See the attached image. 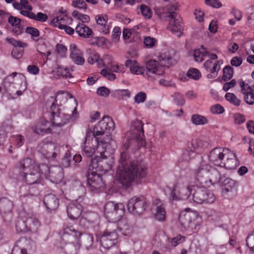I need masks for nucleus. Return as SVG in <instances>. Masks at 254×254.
<instances>
[{
  "label": "nucleus",
  "instance_id": "28",
  "mask_svg": "<svg viewBox=\"0 0 254 254\" xmlns=\"http://www.w3.org/2000/svg\"><path fill=\"white\" fill-rule=\"evenodd\" d=\"M15 244L26 254L27 250H31L35 246V242L30 238L27 237L20 238Z\"/></svg>",
  "mask_w": 254,
  "mask_h": 254
},
{
  "label": "nucleus",
  "instance_id": "15",
  "mask_svg": "<svg viewBox=\"0 0 254 254\" xmlns=\"http://www.w3.org/2000/svg\"><path fill=\"white\" fill-rule=\"evenodd\" d=\"M228 150L227 148H215L209 152V161L214 165L222 167V162Z\"/></svg>",
  "mask_w": 254,
  "mask_h": 254
},
{
  "label": "nucleus",
  "instance_id": "25",
  "mask_svg": "<svg viewBox=\"0 0 254 254\" xmlns=\"http://www.w3.org/2000/svg\"><path fill=\"white\" fill-rule=\"evenodd\" d=\"M26 225L27 232L36 233L38 231L40 224L34 215L26 213Z\"/></svg>",
  "mask_w": 254,
  "mask_h": 254
},
{
  "label": "nucleus",
  "instance_id": "38",
  "mask_svg": "<svg viewBox=\"0 0 254 254\" xmlns=\"http://www.w3.org/2000/svg\"><path fill=\"white\" fill-rule=\"evenodd\" d=\"M107 19L108 18L106 15L103 16V15H97L96 17L97 23L102 26L101 30L105 34H108L110 31L109 27L108 25H107Z\"/></svg>",
  "mask_w": 254,
  "mask_h": 254
},
{
  "label": "nucleus",
  "instance_id": "60",
  "mask_svg": "<svg viewBox=\"0 0 254 254\" xmlns=\"http://www.w3.org/2000/svg\"><path fill=\"white\" fill-rule=\"evenodd\" d=\"M21 21L20 18L13 16H10L8 18V22L12 26H21Z\"/></svg>",
  "mask_w": 254,
  "mask_h": 254
},
{
  "label": "nucleus",
  "instance_id": "36",
  "mask_svg": "<svg viewBox=\"0 0 254 254\" xmlns=\"http://www.w3.org/2000/svg\"><path fill=\"white\" fill-rule=\"evenodd\" d=\"M48 124V121L43 120L41 122L40 126L33 127L32 130L34 133L39 135L50 133L52 131L51 128L50 127H46V126Z\"/></svg>",
  "mask_w": 254,
  "mask_h": 254
},
{
  "label": "nucleus",
  "instance_id": "17",
  "mask_svg": "<svg viewBox=\"0 0 254 254\" xmlns=\"http://www.w3.org/2000/svg\"><path fill=\"white\" fill-rule=\"evenodd\" d=\"M195 215L191 212H182L180 214L179 221L181 225L187 230L196 228Z\"/></svg>",
  "mask_w": 254,
  "mask_h": 254
},
{
  "label": "nucleus",
  "instance_id": "24",
  "mask_svg": "<svg viewBox=\"0 0 254 254\" xmlns=\"http://www.w3.org/2000/svg\"><path fill=\"white\" fill-rule=\"evenodd\" d=\"M238 164V160L235 154L228 149L225 158L222 162V167L224 166L227 169L231 170L235 169Z\"/></svg>",
  "mask_w": 254,
  "mask_h": 254
},
{
  "label": "nucleus",
  "instance_id": "30",
  "mask_svg": "<svg viewBox=\"0 0 254 254\" xmlns=\"http://www.w3.org/2000/svg\"><path fill=\"white\" fill-rule=\"evenodd\" d=\"M147 70L152 73L158 75H162L164 73V70L160 67L158 63L154 60H150L146 64Z\"/></svg>",
  "mask_w": 254,
  "mask_h": 254
},
{
  "label": "nucleus",
  "instance_id": "9",
  "mask_svg": "<svg viewBox=\"0 0 254 254\" xmlns=\"http://www.w3.org/2000/svg\"><path fill=\"white\" fill-rule=\"evenodd\" d=\"M114 127L115 124L112 119L109 116H104L94 127L92 135L107 138L106 135L104 136V134L106 132L109 133L114 129Z\"/></svg>",
  "mask_w": 254,
  "mask_h": 254
},
{
  "label": "nucleus",
  "instance_id": "29",
  "mask_svg": "<svg viewBox=\"0 0 254 254\" xmlns=\"http://www.w3.org/2000/svg\"><path fill=\"white\" fill-rule=\"evenodd\" d=\"M49 172L51 180L56 183L60 182L64 177L63 170L60 167L49 168Z\"/></svg>",
  "mask_w": 254,
  "mask_h": 254
},
{
  "label": "nucleus",
  "instance_id": "4",
  "mask_svg": "<svg viewBox=\"0 0 254 254\" xmlns=\"http://www.w3.org/2000/svg\"><path fill=\"white\" fill-rule=\"evenodd\" d=\"M92 134V130L89 129L86 133V138L84 142L83 150L88 157L93 156L97 149L99 143H106L111 140L110 134H106L107 138H105L104 137L101 138L96 135H93Z\"/></svg>",
  "mask_w": 254,
  "mask_h": 254
},
{
  "label": "nucleus",
  "instance_id": "11",
  "mask_svg": "<svg viewBox=\"0 0 254 254\" xmlns=\"http://www.w3.org/2000/svg\"><path fill=\"white\" fill-rule=\"evenodd\" d=\"M128 211L133 215H140L146 208V199L143 196H134L130 199L128 202Z\"/></svg>",
  "mask_w": 254,
  "mask_h": 254
},
{
  "label": "nucleus",
  "instance_id": "59",
  "mask_svg": "<svg viewBox=\"0 0 254 254\" xmlns=\"http://www.w3.org/2000/svg\"><path fill=\"white\" fill-rule=\"evenodd\" d=\"M25 32L34 37H38L40 35V32L36 28L33 27H27Z\"/></svg>",
  "mask_w": 254,
  "mask_h": 254
},
{
  "label": "nucleus",
  "instance_id": "13",
  "mask_svg": "<svg viewBox=\"0 0 254 254\" xmlns=\"http://www.w3.org/2000/svg\"><path fill=\"white\" fill-rule=\"evenodd\" d=\"M87 184L91 191L97 192L99 189L104 187V184L101 176L94 170H92V172L88 174Z\"/></svg>",
  "mask_w": 254,
  "mask_h": 254
},
{
  "label": "nucleus",
  "instance_id": "14",
  "mask_svg": "<svg viewBox=\"0 0 254 254\" xmlns=\"http://www.w3.org/2000/svg\"><path fill=\"white\" fill-rule=\"evenodd\" d=\"M77 115L76 108H74L72 111V115L65 114H60L55 116H51V122L53 126L61 127L67 124L70 120H74Z\"/></svg>",
  "mask_w": 254,
  "mask_h": 254
},
{
  "label": "nucleus",
  "instance_id": "31",
  "mask_svg": "<svg viewBox=\"0 0 254 254\" xmlns=\"http://www.w3.org/2000/svg\"><path fill=\"white\" fill-rule=\"evenodd\" d=\"M188 192H189V190L188 188H183L179 190L177 186H175L171 191L172 199L178 200L188 198L187 193Z\"/></svg>",
  "mask_w": 254,
  "mask_h": 254
},
{
  "label": "nucleus",
  "instance_id": "37",
  "mask_svg": "<svg viewBox=\"0 0 254 254\" xmlns=\"http://www.w3.org/2000/svg\"><path fill=\"white\" fill-rule=\"evenodd\" d=\"M73 194L77 200L82 197L85 194V189L80 182H76L74 185Z\"/></svg>",
  "mask_w": 254,
  "mask_h": 254
},
{
  "label": "nucleus",
  "instance_id": "8",
  "mask_svg": "<svg viewBox=\"0 0 254 254\" xmlns=\"http://www.w3.org/2000/svg\"><path fill=\"white\" fill-rule=\"evenodd\" d=\"M106 217L113 221L119 220L125 214V206L122 203L107 202L104 207Z\"/></svg>",
  "mask_w": 254,
  "mask_h": 254
},
{
  "label": "nucleus",
  "instance_id": "33",
  "mask_svg": "<svg viewBox=\"0 0 254 254\" xmlns=\"http://www.w3.org/2000/svg\"><path fill=\"white\" fill-rule=\"evenodd\" d=\"M75 31L80 36L84 38H89L93 34L92 29L83 23L78 24Z\"/></svg>",
  "mask_w": 254,
  "mask_h": 254
},
{
  "label": "nucleus",
  "instance_id": "47",
  "mask_svg": "<svg viewBox=\"0 0 254 254\" xmlns=\"http://www.w3.org/2000/svg\"><path fill=\"white\" fill-rule=\"evenodd\" d=\"M187 76L192 79L198 80L201 76V73L199 71L194 68L189 69L187 73Z\"/></svg>",
  "mask_w": 254,
  "mask_h": 254
},
{
  "label": "nucleus",
  "instance_id": "7",
  "mask_svg": "<svg viewBox=\"0 0 254 254\" xmlns=\"http://www.w3.org/2000/svg\"><path fill=\"white\" fill-rule=\"evenodd\" d=\"M35 167H39L34 161L29 157L24 158L18 161L11 172V176L14 179L35 169Z\"/></svg>",
  "mask_w": 254,
  "mask_h": 254
},
{
  "label": "nucleus",
  "instance_id": "3",
  "mask_svg": "<svg viewBox=\"0 0 254 254\" xmlns=\"http://www.w3.org/2000/svg\"><path fill=\"white\" fill-rule=\"evenodd\" d=\"M195 175L197 181L200 184L205 186L218 183L222 176H224L220 171L212 167L205 161L200 162L195 170Z\"/></svg>",
  "mask_w": 254,
  "mask_h": 254
},
{
  "label": "nucleus",
  "instance_id": "54",
  "mask_svg": "<svg viewBox=\"0 0 254 254\" xmlns=\"http://www.w3.org/2000/svg\"><path fill=\"white\" fill-rule=\"evenodd\" d=\"M156 42L157 40L155 38L150 36L145 37L144 39V44L145 47L148 48H152Z\"/></svg>",
  "mask_w": 254,
  "mask_h": 254
},
{
  "label": "nucleus",
  "instance_id": "43",
  "mask_svg": "<svg viewBox=\"0 0 254 254\" xmlns=\"http://www.w3.org/2000/svg\"><path fill=\"white\" fill-rule=\"evenodd\" d=\"M223 75L222 77L223 80L226 81L231 79L234 73L233 68L230 65H226L223 69Z\"/></svg>",
  "mask_w": 254,
  "mask_h": 254
},
{
  "label": "nucleus",
  "instance_id": "19",
  "mask_svg": "<svg viewBox=\"0 0 254 254\" xmlns=\"http://www.w3.org/2000/svg\"><path fill=\"white\" fill-rule=\"evenodd\" d=\"M6 41L14 47L11 51L12 56L16 59H20L22 57L24 52L21 48L26 47L27 44L16 40L13 38H6Z\"/></svg>",
  "mask_w": 254,
  "mask_h": 254
},
{
  "label": "nucleus",
  "instance_id": "35",
  "mask_svg": "<svg viewBox=\"0 0 254 254\" xmlns=\"http://www.w3.org/2000/svg\"><path fill=\"white\" fill-rule=\"evenodd\" d=\"M13 208L11 201L5 197L0 199V212L1 213H10Z\"/></svg>",
  "mask_w": 254,
  "mask_h": 254
},
{
  "label": "nucleus",
  "instance_id": "40",
  "mask_svg": "<svg viewBox=\"0 0 254 254\" xmlns=\"http://www.w3.org/2000/svg\"><path fill=\"white\" fill-rule=\"evenodd\" d=\"M200 142L197 140L189 141L187 144L188 149L183 154L184 159L186 161L189 160L190 158L186 157L185 156L188 155L189 152H193L195 151L200 146Z\"/></svg>",
  "mask_w": 254,
  "mask_h": 254
},
{
  "label": "nucleus",
  "instance_id": "41",
  "mask_svg": "<svg viewBox=\"0 0 254 254\" xmlns=\"http://www.w3.org/2000/svg\"><path fill=\"white\" fill-rule=\"evenodd\" d=\"M158 64L164 70V67H169L172 64V58L170 56L161 55Z\"/></svg>",
  "mask_w": 254,
  "mask_h": 254
},
{
  "label": "nucleus",
  "instance_id": "58",
  "mask_svg": "<svg viewBox=\"0 0 254 254\" xmlns=\"http://www.w3.org/2000/svg\"><path fill=\"white\" fill-rule=\"evenodd\" d=\"M244 100L249 105H252L254 104V93L253 90L244 96Z\"/></svg>",
  "mask_w": 254,
  "mask_h": 254
},
{
  "label": "nucleus",
  "instance_id": "62",
  "mask_svg": "<svg viewBox=\"0 0 254 254\" xmlns=\"http://www.w3.org/2000/svg\"><path fill=\"white\" fill-rule=\"evenodd\" d=\"M185 240V237L181 235H178L176 237H174L172 239L171 244L172 246L175 247L178 244H180L184 242Z\"/></svg>",
  "mask_w": 254,
  "mask_h": 254
},
{
  "label": "nucleus",
  "instance_id": "23",
  "mask_svg": "<svg viewBox=\"0 0 254 254\" xmlns=\"http://www.w3.org/2000/svg\"><path fill=\"white\" fill-rule=\"evenodd\" d=\"M70 58L72 62L77 65H81L83 64L85 60L82 53L75 44L70 45Z\"/></svg>",
  "mask_w": 254,
  "mask_h": 254
},
{
  "label": "nucleus",
  "instance_id": "18",
  "mask_svg": "<svg viewBox=\"0 0 254 254\" xmlns=\"http://www.w3.org/2000/svg\"><path fill=\"white\" fill-rule=\"evenodd\" d=\"M167 29L178 37H180L183 33L184 23L180 16L176 13L175 16L169 19Z\"/></svg>",
  "mask_w": 254,
  "mask_h": 254
},
{
  "label": "nucleus",
  "instance_id": "22",
  "mask_svg": "<svg viewBox=\"0 0 254 254\" xmlns=\"http://www.w3.org/2000/svg\"><path fill=\"white\" fill-rule=\"evenodd\" d=\"M177 9V7L175 4L168 5L162 8V11H156V13L158 17L162 20H165L167 18L170 19L174 16L175 17L177 12L175 10Z\"/></svg>",
  "mask_w": 254,
  "mask_h": 254
},
{
  "label": "nucleus",
  "instance_id": "39",
  "mask_svg": "<svg viewBox=\"0 0 254 254\" xmlns=\"http://www.w3.org/2000/svg\"><path fill=\"white\" fill-rule=\"evenodd\" d=\"M207 54V51L203 46H201L199 49H195L193 51V57L196 62H202L204 57Z\"/></svg>",
  "mask_w": 254,
  "mask_h": 254
},
{
  "label": "nucleus",
  "instance_id": "45",
  "mask_svg": "<svg viewBox=\"0 0 254 254\" xmlns=\"http://www.w3.org/2000/svg\"><path fill=\"white\" fill-rule=\"evenodd\" d=\"M155 217L156 220L159 221H164L165 220L166 211L165 208L162 205L157 207Z\"/></svg>",
  "mask_w": 254,
  "mask_h": 254
},
{
  "label": "nucleus",
  "instance_id": "10",
  "mask_svg": "<svg viewBox=\"0 0 254 254\" xmlns=\"http://www.w3.org/2000/svg\"><path fill=\"white\" fill-rule=\"evenodd\" d=\"M112 161L107 158L96 156L90 159L89 170H94L97 172L106 173L112 168Z\"/></svg>",
  "mask_w": 254,
  "mask_h": 254
},
{
  "label": "nucleus",
  "instance_id": "52",
  "mask_svg": "<svg viewBox=\"0 0 254 254\" xmlns=\"http://www.w3.org/2000/svg\"><path fill=\"white\" fill-rule=\"evenodd\" d=\"M140 11L142 14L146 18H150L151 17L152 11L150 8L142 4L140 6Z\"/></svg>",
  "mask_w": 254,
  "mask_h": 254
},
{
  "label": "nucleus",
  "instance_id": "46",
  "mask_svg": "<svg viewBox=\"0 0 254 254\" xmlns=\"http://www.w3.org/2000/svg\"><path fill=\"white\" fill-rule=\"evenodd\" d=\"M82 237L80 238L78 241L81 242L86 247L91 246L93 243V237L89 234L82 235Z\"/></svg>",
  "mask_w": 254,
  "mask_h": 254
},
{
  "label": "nucleus",
  "instance_id": "53",
  "mask_svg": "<svg viewBox=\"0 0 254 254\" xmlns=\"http://www.w3.org/2000/svg\"><path fill=\"white\" fill-rule=\"evenodd\" d=\"M72 5L75 8L79 9L85 10L87 8V4L83 0H73L72 2Z\"/></svg>",
  "mask_w": 254,
  "mask_h": 254
},
{
  "label": "nucleus",
  "instance_id": "50",
  "mask_svg": "<svg viewBox=\"0 0 254 254\" xmlns=\"http://www.w3.org/2000/svg\"><path fill=\"white\" fill-rule=\"evenodd\" d=\"M225 97L228 101L233 103L234 105L236 106L240 105L241 101L237 98L234 94L232 93H227L225 94Z\"/></svg>",
  "mask_w": 254,
  "mask_h": 254
},
{
  "label": "nucleus",
  "instance_id": "51",
  "mask_svg": "<svg viewBox=\"0 0 254 254\" xmlns=\"http://www.w3.org/2000/svg\"><path fill=\"white\" fill-rule=\"evenodd\" d=\"M246 243L250 250L254 249V229L248 236Z\"/></svg>",
  "mask_w": 254,
  "mask_h": 254
},
{
  "label": "nucleus",
  "instance_id": "32",
  "mask_svg": "<svg viewBox=\"0 0 254 254\" xmlns=\"http://www.w3.org/2000/svg\"><path fill=\"white\" fill-rule=\"evenodd\" d=\"M15 228L17 232H27L26 212L22 213L21 215L17 218L15 222Z\"/></svg>",
  "mask_w": 254,
  "mask_h": 254
},
{
  "label": "nucleus",
  "instance_id": "48",
  "mask_svg": "<svg viewBox=\"0 0 254 254\" xmlns=\"http://www.w3.org/2000/svg\"><path fill=\"white\" fill-rule=\"evenodd\" d=\"M57 73L59 76H62L65 78H72V76L67 68H63L59 66L57 69Z\"/></svg>",
  "mask_w": 254,
  "mask_h": 254
},
{
  "label": "nucleus",
  "instance_id": "12",
  "mask_svg": "<svg viewBox=\"0 0 254 254\" xmlns=\"http://www.w3.org/2000/svg\"><path fill=\"white\" fill-rule=\"evenodd\" d=\"M16 179L24 181L30 185L41 183L43 180L41 174L39 171V166L35 167V169L30 172H25L24 174L18 177Z\"/></svg>",
  "mask_w": 254,
  "mask_h": 254
},
{
  "label": "nucleus",
  "instance_id": "16",
  "mask_svg": "<svg viewBox=\"0 0 254 254\" xmlns=\"http://www.w3.org/2000/svg\"><path fill=\"white\" fill-rule=\"evenodd\" d=\"M82 235L80 232L76 230L72 226H65L63 228V239L66 243H77Z\"/></svg>",
  "mask_w": 254,
  "mask_h": 254
},
{
  "label": "nucleus",
  "instance_id": "49",
  "mask_svg": "<svg viewBox=\"0 0 254 254\" xmlns=\"http://www.w3.org/2000/svg\"><path fill=\"white\" fill-rule=\"evenodd\" d=\"M18 82L20 86L19 88V89L20 90H17L15 94H13V93H11V94H13V95H12L13 98H15L21 95L23 91H24L26 88L25 82L24 81L23 79H21Z\"/></svg>",
  "mask_w": 254,
  "mask_h": 254
},
{
  "label": "nucleus",
  "instance_id": "26",
  "mask_svg": "<svg viewBox=\"0 0 254 254\" xmlns=\"http://www.w3.org/2000/svg\"><path fill=\"white\" fill-rule=\"evenodd\" d=\"M238 187V182L230 178H226L222 183V192L225 194H227L229 192H236Z\"/></svg>",
  "mask_w": 254,
  "mask_h": 254
},
{
  "label": "nucleus",
  "instance_id": "57",
  "mask_svg": "<svg viewBox=\"0 0 254 254\" xmlns=\"http://www.w3.org/2000/svg\"><path fill=\"white\" fill-rule=\"evenodd\" d=\"M174 102L179 105H183L185 103V100L183 95L180 93L174 94Z\"/></svg>",
  "mask_w": 254,
  "mask_h": 254
},
{
  "label": "nucleus",
  "instance_id": "1",
  "mask_svg": "<svg viewBox=\"0 0 254 254\" xmlns=\"http://www.w3.org/2000/svg\"><path fill=\"white\" fill-rule=\"evenodd\" d=\"M119 180L124 186L129 187L133 182L141 183L147 175V167L142 162L131 161L126 151L121 154L118 169Z\"/></svg>",
  "mask_w": 254,
  "mask_h": 254
},
{
  "label": "nucleus",
  "instance_id": "61",
  "mask_svg": "<svg viewBox=\"0 0 254 254\" xmlns=\"http://www.w3.org/2000/svg\"><path fill=\"white\" fill-rule=\"evenodd\" d=\"M146 98V94L142 92L138 93L134 97V101L139 104L145 101Z\"/></svg>",
  "mask_w": 254,
  "mask_h": 254
},
{
  "label": "nucleus",
  "instance_id": "5",
  "mask_svg": "<svg viewBox=\"0 0 254 254\" xmlns=\"http://www.w3.org/2000/svg\"><path fill=\"white\" fill-rule=\"evenodd\" d=\"M189 192L192 194L193 201L199 204L212 203L215 199L214 194L204 187L193 186Z\"/></svg>",
  "mask_w": 254,
  "mask_h": 254
},
{
  "label": "nucleus",
  "instance_id": "56",
  "mask_svg": "<svg viewBox=\"0 0 254 254\" xmlns=\"http://www.w3.org/2000/svg\"><path fill=\"white\" fill-rule=\"evenodd\" d=\"M7 137L6 127L1 126L0 127V146L2 145Z\"/></svg>",
  "mask_w": 254,
  "mask_h": 254
},
{
  "label": "nucleus",
  "instance_id": "55",
  "mask_svg": "<svg viewBox=\"0 0 254 254\" xmlns=\"http://www.w3.org/2000/svg\"><path fill=\"white\" fill-rule=\"evenodd\" d=\"M113 72L110 71L107 68L103 69L101 71V74L107 78L109 80H114L116 78V75L112 73Z\"/></svg>",
  "mask_w": 254,
  "mask_h": 254
},
{
  "label": "nucleus",
  "instance_id": "27",
  "mask_svg": "<svg viewBox=\"0 0 254 254\" xmlns=\"http://www.w3.org/2000/svg\"><path fill=\"white\" fill-rule=\"evenodd\" d=\"M44 205L49 210H55L59 206V199L55 195L48 194L46 195L43 200Z\"/></svg>",
  "mask_w": 254,
  "mask_h": 254
},
{
  "label": "nucleus",
  "instance_id": "21",
  "mask_svg": "<svg viewBox=\"0 0 254 254\" xmlns=\"http://www.w3.org/2000/svg\"><path fill=\"white\" fill-rule=\"evenodd\" d=\"M82 210V206L76 201L69 204L66 209L68 217L73 220L79 218L81 214Z\"/></svg>",
  "mask_w": 254,
  "mask_h": 254
},
{
  "label": "nucleus",
  "instance_id": "34",
  "mask_svg": "<svg viewBox=\"0 0 254 254\" xmlns=\"http://www.w3.org/2000/svg\"><path fill=\"white\" fill-rule=\"evenodd\" d=\"M118 221V223H116L117 226V230L119 229L124 235L130 236L131 234V227L127 223V221L125 219L122 218Z\"/></svg>",
  "mask_w": 254,
  "mask_h": 254
},
{
  "label": "nucleus",
  "instance_id": "64",
  "mask_svg": "<svg viewBox=\"0 0 254 254\" xmlns=\"http://www.w3.org/2000/svg\"><path fill=\"white\" fill-rule=\"evenodd\" d=\"M110 93V90L107 88L102 86L97 89V94L102 97H107Z\"/></svg>",
  "mask_w": 254,
  "mask_h": 254
},
{
  "label": "nucleus",
  "instance_id": "63",
  "mask_svg": "<svg viewBox=\"0 0 254 254\" xmlns=\"http://www.w3.org/2000/svg\"><path fill=\"white\" fill-rule=\"evenodd\" d=\"M210 111L213 114H222L224 112V108L219 104H215L210 108Z\"/></svg>",
  "mask_w": 254,
  "mask_h": 254
},
{
  "label": "nucleus",
  "instance_id": "2",
  "mask_svg": "<svg viewBox=\"0 0 254 254\" xmlns=\"http://www.w3.org/2000/svg\"><path fill=\"white\" fill-rule=\"evenodd\" d=\"M126 141L124 143L122 150L126 151L129 147L138 149L145 146V140L143 130V123L141 120L136 119L130 123L129 130L126 134Z\"/></svg>",
  "mask_w": 254,
  "mask_h": 254
},
{
  "label": "nucleus",
  "instance_id": "6",
  "mask_svg": "<svg viewBox=\"0 0 254 254\" xmlns=\"http://www.w3.org/2000/svg\"><path fill=\"white\" fill-rule=\"evenodd\" d=\"M117 228V226L115 222L108 224L100 239L101 245L105 249H109L116 244L118 237Z\"/></svg>",
  "mask_w": 254,
  "mask_h": 254
},
{
  "label": "nucleus",
  "instance_id": "44",
  "mask_svg": "<svg viewBox=\"0 0 254 254\" xmlns=\"http://www.w3.org/2000/svg\"><path fill=\"white\" fill-rule=\"evenodd\" d=\"M58 96L56 98H54L53 97H51L49 102H52V104L51 106L50 109L51 111V116H55L60 114V109L59 108L57 104Z\"/></svg>",
  "mask_w": 254,
  "mask_h": 254
},
{
  "label": "nucleus",
  "instance_id": "20",
  "mask_svg": "<svg viewBox=\"0 0 254 254\" xmlns=\"http://www.w3.org/2000/svg\"><path fill=\"white\" fill-rule=\"evenodd\" d=\"M220 61H216L213 63L211 60L206 61L203 64L204 68L210 73L207 75V78L211 79L217 76L218 72L220 70Z\"/></svg>",
  "mask_w": 254,
  "mask_h": 254
},
{
  "label": "nucleus",
  "instance_id": "42",
  "mask_svg": "<svg viewBox=\"0 0 254 254\" xmlns=\"http://www.w3.org/2000/svg\"><path fill=\"white\" fill-rule=\"evenodd\" d=\"M191 122L195 125H203L208 123L207 119L198 114L193 115L191 118Z\"/></svg>",
  "mask_w": 254,
  "mask_h": 254
}]
</instances>
